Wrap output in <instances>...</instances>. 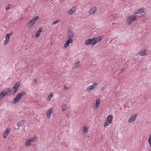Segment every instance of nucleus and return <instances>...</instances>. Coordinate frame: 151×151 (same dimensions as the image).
<instances>
[{"mask_svg":"<svg viewBox=\"0 0 151 151\" xmlns=\"http://www.w3.org/2000/svg\"><path fill=\"white\" fill-rule=\"evenodd\" d=\"M146 52V49H143L142 50L139 52L137 53L136 54V56H144L147 55Z\"/></svg>","mask_w":151,"mask_h":151,"instance_id":"f8f14e48","label":"nucleus"},{"mask_svg":"<svg viewBox=\"0 0 151 151\" xmlns=\"http://www.w3.org/2000/svg\"><path fill=\"white\" fill-rule=\"evenodd\" d=\"M80 63V60H79V59H77L76 60V61L75 62V63H75V64H77L78 65Z\"/></svg>","mask_w":151,"mask_h":151,"instance_id":"2f4dec72","label":"nucleus"},{"mask_svg":"<svg viewBox=\"0 0 151 151\" xmlns=\"http://www.w3.org/2000/svg\"><path fill=\"white\" fill-rule=\"evenodd\" d=\"M100 103V100L99 99H97L95 101V103L93 106V108L94 109L96 110L99 106Z\"/></svg>","mask_w":151,"mask_h":151,"instance_id":"ddd939ff","label":"nucleus"},{"mask_svg":"<svg viewBox=\"0 0 151 151\" xmlns=\"http://www.w3.org/2000/svg\"><path fill=\"white\" fill-rule=\"evenodd\" d=\"M39 17L38 16L35 17L34 18L31 19L27 24V27L29 29H30L35 24L37 21Z\"/></svg>","mask_w":151,"mask_h":151,"instance_id":"f257e3e1","label":"nucleus"},{"mask_svg":"<svg viewBox=\"0 0 151 151\" xmlns=\"http://www.w3.org/2000/svg\"><path fill=\"white\" fill-rule=\"evenodd\" d=\"M43 30V28L42 27H41L39 28V30L37 32L36 35V36L35 37V38H38L39 37L40 33Z\"/></svg>","mask_w":151,"mask_h":151,"instance_id":"aec40b11","label":"nucleus"},{"mask_svg":"<svg viewBox=\"0 0 151 151\" xmlns=\"http://www.w3.org/2000/svg\"><path fill=\"white\" fill-rule=\"evenodd\" d=\"M68 35L69 39H72L75 37V33L71 29H69L68 30Z\"/></svg>","mask_w":151,"mask_h":151,"instance_id":"1a4fd4ad","label":"nucleus"},{"mask_svg":"<svg viewBox=\"0 0 151 151\" xmlns=\"http://www.w3.org/2000/svg\"><path fill=\"white\" fill-rule=\"evenodd\" d=\"M54 96V93L52 92L50 94L47 96V100L48 102L50 101L51 98Z\"/></svg>","mask_w":151,"mask_h":151,"instance_id":"5701e85b","label":"nucleus"},{"mask_svg":"<svg viewBox=\"0 0 151 151\" xmlns=\"http://www.w3.org/2000/svg\"><path fill=\"white\" fill-rule=\"evenodd\" d=\"M13 33L14 32L12 31H11L9 33H7L6 35H5V40L4 42V45H6L7 44L9 40L10 37L12 35Z\"/></svg>","mask_w":151,"mask_h":151,"instance_id":"0eeeda50","label":"nucleus"},{"mask_svg":"<svg viewBox=\"0 0 151 151\" xmlns=\"http://www.w3.org/2000/svg\"><path fill=\"white\" fill-rule=\"evenodd\" d=\"M73 39H69L66 41L65 43L64 44V47L66 48L69 45L70 43H71L73 42Z\"/></svg>","mask_w":151,"mask_h":151,"instance_id":"a211bd4d","label":"nucleus"},{"mask_svg":"<svg viewBox=\"0 0 151 151\" xmlns=\"http://www.w3.org/2000/svg\"><path fill=\"white\" fill-rule=\"evenodd\" d=\"M53 112V108H50L47 111V119H50L51 116V114Z\"/></svg>","mask_w":151,"mask_h":151,"instance_id":"f3484780","label":"nucleus"},{"mask_svg":"<svg viewBox=\"0 0 151 151\" xmlns=\"http://www.w3.org/2000/svg\"><path fill=\"white\" fill-rule=\"evenodd\" d=\"M78 67V65L75 63H74L73 67V68L74 69H77Z\"/></svg>","mask_w":151,"mask_h":151,"instance_id":"c85d7f7f","label":"nucleus"},{"mask_svg":"<svg viewBox=\"0 0 151 151\" xmlns=\"http://www.w3.org/2000/svg\"><path fill=\"white\" fill-rule=\"evenodd\" d=\"M11 91V89L8 88L4 89L0 93V100L3 98L9 92Z\"/></svg>","mask_w":151,"mask_h":151,"instance_id":"423d86ee","label":"nucleus"},{"mask_svg":"<svg viewBox=\"0 0 151 151\" xmlns=\"http://www.w3.org/2000/svg\"><path fill=\"white\" fill-rule=\"evenodd\" d=\"M60 21V20L59 19H57V20H55V21H54L52 23V25H54V24H56L58 23Z\"/></svg>","mask_w":151,"mask_h":151,"instance_id":"cd10ccee","label":"nucleus"},{"mask_svg":"<svg viewBox=\"0 0 151 151\" xmlns=\"http://www.w3.org/2000/svg\"><path fill=\"white\" fill-rule=\"evenodd\" d=\"M111 124V123L106 121L104 123V127H106L108 126Z\"/></svg>","mask_w":151,"mask_h":151,"instance_id":"a878e982","label":"nucleus"},{"mask_svg":"<svg viewBox=\"0 0 151 151\" xmlns=\"http://www.w3.org/2000/svg\"><path fill=\"white\" fill-rule=\"evenodd\" d=\"M11 130V129L9 127H8L6 129L5 132L3 134V137L4 138H5L8 136Z\"/></svg>","mask_w":151,"mask_h":151,"instance_id":"2eb2a0df","label":"nucleus"},{"mask_svg":"<svg viewBox=\"0 0 151 151\" xmlns=\"http://www.w3.org/2000/svg\"><path fill=\"white\" fill-rule=\"evenodd\" d=\"M10 6H12V5L11 4L8 5H7L6 6V8H5V9L6 11L10 9Z\"/></svg>","mask_w":151,"mask_h":151,"instance_id":"c756f323","label":"nucleus"},{"mask_svg":"<svg viewBox=\"0 0 151 151\" xmlns=\"http://www.w3.org/2000/svg\"><path fill=\"white\" fill-rule=\"evenodd\" d=\"M105 88L104 87H102L101 89V91H102Z\"/></svg>","mask_w":151,"mask_h":151,"instance_id":"f704fd0d","label":"nucleus"},{"mask_svg":"<svg viewBox=\"0 0 151 151\" xmlns=\"http://www.w3.org/2000/svg\"><path fill=\"white\" fill-rule=\"evenodd\" d=\"M37 137L36 136L30 138L26 140L25 143V146L26 147L30 146L37 139Z\"/></svg>","mask_w":151,"mask_h":151,"instance_id":"7ed1b4c3","label":"nucleus"},{"mask_svg":"<svg viewBox=\"0 0 151 151\" xmlns=\"http://www.w3.org/2000/svg\"><path fill=\"white\" fill-rule=\"evenodd\" d=\"M113 116L112 115H110L108 116L106 119V121L112 123Z\"/></svg>","mask_w":151,"mask_h":151,"instance_id":"4be33fe9","label":"nucleus"},{"mask_svg":"<svg viewBox=\"0 0 151 151\" xmlns=\"http://www.w3.org/2000/svg\"><path fill=\"white\" fill-rule=\"evenodd\" d=\"M25 122V120H23L18 122L17 124V126L18 127V129L20 127L22 126Z\"/></svg>","mask_w":151,"mask_h":151,"instance_id":"393cba45","label":"nucleus"},{"mask_svg":"<svg viewBox=\"0 0 151 151\" xmlns=\"http://www.w3.org/2000/svg\"><path fill=\"white\" fill-rule=\"evenodd\" d=\"M148 141L149 145H151V134L149 137V139Z\"/></svg>","mask_w":151,"mask_h":151,"instance_id":"7c9ffc66","label":"nucleus"},{"mask_svg":"<svg viewBox=\"0 0 151 151\" xmlns=\"http://www.w3.org/2000/svg\"><path fill=\"white\" fill-rule=\"evenodd\" d=\"M77 8V6H73L68 11V14L69 15H71L74 13L76 12Z\"/></svg>","mask_w":151,"mask_h":151,"instance_id":"9b49d317","label":"nucleus"},{"mask_svg":"<svg viewBox=\"0 0 151 151\" xmlns=\"http://www.w3.org/2000/svg\"><path fill=\"white\" fill-rule=\"evenodd\" d=\"M20 84V82H17L14 85V87L13 88L14 89L15 91L14 92L16 91L18 89L19 85Z\"/></svg>","mask_w":151,"mask_h":151,"instance_id":"412c9836","label":"nucleus"},{"mask_svg":"<svg viewBox=\"0 0 151 151\" xmlns=\"http://www.w3.org/2000/svg\"><path fill=\"white\" fill-rule=\"evenodd\" d=\"M61 108L63 111H65L67 108V105L65 104H63Z\"/></svg>","mask_w":151,"mask_h":151,"instance_id":"bb28decb","label":"nucleus"},{"mask_svg":"<svg viewBox=\"0 0 151 151\" xmlns=\"http://www.w3.org/2000/svg\"><path fill=\"white\" fill-rule=\"evenodd\" d=\"M112 24H114V23L113 22V23H112Z\"/></svg>","mask_w":151,"mask_h":151,"instance_id":"e433bc0d","label":"nucleus"},{"mask_svg":"<svg viewBox=\"0 0 151 151\" xmlns=\"http://www.w3.org/2000/svg\"><path fill=\"white\" fill-rule=\"evenodd\" d=\"M68 88H69L66 86H64V90H65L68 89Z\"/></svg>","mask_w":151,"mask_h":151,"instance_id":"72a5a7b5","label":"nucleus"},{"mask_svg":"<svg viewBox=\"0 0 151 151\" xmlns=\"http://www.w3.org/2000/svg\"><path fill=\"white\" fill-rule=\"evenodd\" d=\"M25 94L26 93L24 91L18 93L16 96V97L14 98L13 101H12L11 103L13 104H15L17 102L19 101L22 96L25 95Z\"/></svg>","mask_w":151,"mask_h":151,"instance_id":"f03ea898","label":"nucleus"},{"mask_svg":"<svg viewBox=\"0 0 151 151\" xmlns=\"http://www.w3.org/2000/svg\"><path fill=\"white\" fill-rule=\"evenodd\" d=\"M97 85L98 83H93L91 85L88 86L85 90V91L87 93L91 92V91L96 88Z\"/></svg>","mask_w":151,"mask_h":151,"instance_id":"39448f33","label":"nucleus"},{"mask_svg":"<svg viewBox=\"0 0 151 151\" xmlns=\"http://www.w3.org/2000/svg\"><path fill=\"white\" fill-rule=\"evenodd\" d=\"M137 116V114H134L129 118L128 121V122L132 123V122H134Z\"/></svg>","mask_w":151,"mask_h":151,"instance_id":"dca6fc26","label":"nucleus"},{"mask_svg":"<svg viewBox=\"0 0 151 151\" xmlns=\"http://www.w3.org/2000/svg\"><path fill=\"white\" fill-rule=\"evenodd\" d=\"M85 44L86 45H92L93 46H94L95 45L94 41V38L93 37L92 38L87 40L86 41Z\"/></svg>","mask_w":151,"mask_h":151,"instance_id":"6e6552de","label":"nucleus"},{"mask_svg":"<svg viewBox=\"0 0 151 151\" xmlns=\"http://www.w3.org/2000/svg\"><path fill=\"white\" fill-rule=\"evenodd\" d=\"M145 9L144 8H141L138 10L135 11L136 14H140L145 12Z\"/></svg>","mask_w":151,"mask_h":151,"instance_id":"6ab92c4d","label":"nucleus"},{"mask_svg":"<svg viewBox=\"0 0 151 151\" xmlns=\"http://www.w3.org/2000/svg\"><path fill=\"white\" fill-rule=\"evenodd\" d=\"M97 10V8L96 6H94L90 9L88 12L89 15L91 16L93 15L96 12Z\"/></svg>","mask_w":151,"mask_h":151,"instance_id":"9d476101","label":"nucleus"},{"mask_svg":"<svg viewBox=\"0 0 151 151\" xmlns=\"http://www.w3.org/2000/svg\"><path fill=\"white\" fill-rule=\"evenodd\" d=\"M137 17L136 16L132 15L129 16L127 18L126 24L129 25L131 24L132 23L136 20Z\"/></svg>","mask_w":151,"mask_h":151,"instance_id":"20e7f679","label":"nucleus"},{"mask_svg":"<svg viewBox=\"0 0 151 151\" xmlns=\"http://www.w3.org/2000/svg\"><path fill=\"white\" fill-rule=\"evenodd\" d=\"M33 83H35V85H36L37 83V80L36 79H34L33 80Z\"/></svg>","mask_w":151,"mask_h":151,"instance_id":"473e14b6","label":"nucleus"},{"mask_svg":"<svg viewBox=\"0 0 151 151\" xmlns=\"http://www.w3.org/2000/svg\"><path fill=\"white\" fill-rule=\"evenodd\" d=\"M93 38H94V41L95 45L97 42L101 40L104 38V37L103 35H101L97 37H93Z\"/></svg>","mask_w":151,"mask_h":151,"instance_id":"4468645a","label":"nucleus"},{"mask_svg":"<svg viewBox=\"0 0 151 151\" xmlns=\"http://www.w3.org/2000/svg\"><path fill=\"white\" fill-rule=\"evenodd\" d=\"M122 1H123V2H125V1L126 0H122Z\"/></svg>","mask_w":151,"mask_h":151,"instance_id":"c9c22d12","label":"nucleus"},{"mask_svg":"<svg viewBox=\"0 0 151 151\" xmlns=\"http://www.w3.org/2000/svg\"><path fill=\"white\" fill-rule=\"evenodd\" d=\"M88 128L89 127L88 125H86L84 126L82 129L83 133H86L88 131Z\"/></svg>","mask_w":151,"mask_h":151,"instance_id":"b1692460","label":"nucleus"}]
</instances>
